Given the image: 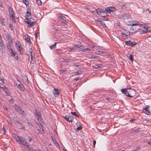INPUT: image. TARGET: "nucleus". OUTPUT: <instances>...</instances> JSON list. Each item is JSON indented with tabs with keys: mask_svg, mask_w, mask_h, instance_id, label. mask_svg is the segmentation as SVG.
<instances>
[{
	"mask_svg": "<svg viewBox=\"0 0 151 151\" xmlns=\"http://www.w3.org/2000/svg\"><path fill=\"white\" fill-rule=\"evenodd\" d=\"M26 16H27V18L25 19L24 22L28 24V26L31 27L36 24V22L35 21H32L29 19H31L32 16L30 13L27 11Z\"/></svg>",
	"mask_w": 151,
	"mask_h": 151,
	"instance_id": "obj_1",
	"label": "nucleus"
},
{
	"mask_svg": "<svg viewBox=\"0 0 151 151\" xmlns=\"http://www.w3.org/2000/svg\"><path fill=\"white\" fill-rule=\"evenodd\" d=\"M115 10V8L114 7H108L106 9V11L109 12L114 11Z\"/></svg>",
	"mask_w": 151,
	"mask_h": 151,
	"instance_id": "obj_9",
	"label": "nucleus"
},
{
	"mask_svg": "<svg viewBox=\"0 0 151 151\" xmlns=\"http://www.w3.org/2000/svg\"><path fill=\"white\" fill-rule=\"evenodd\" d=\"M60 73L61 74L63 73H65V72H66V70L65 69V70H60Z\"/></svg>",
	"mask_w": 151,
	"mask_h": 151,
	"instance_id": "obj_39",
	"label": "nucleus"
},
{
	"mask_svg": "<svg viewBox=\"0 0 151 151\" xmlns=\"http://www.w3.org/2000/svg\"><path fill=\"white\" fill-rule=\"evenodd\" d=\"M9 45V44H7V47L8 50H9L10 49H12V48H11V45Z\"/></svg>",
	"mask_w": 151,
	"mask_h": 151,
	"instance_id": "obj_36",
	"label": "nucleus"
},
{
	"mask_svg": "<svg viewBox=\"0 0 151 151\" xmlns=\"http://www.w3.org/2000/svg\"><path fill=\"white\" fill-rule=\"evenodd\" d=\"M128 91H127V96H128L130 97H132L136 96V91L134 89L131 88H129L128 89Z\"/></svg>",
	"mask_w": 151,
	"mask_h": 151,
	"instance_id": "obj_4",
	"label": "nucleus"
},
{
	"mask_svg": "<svg viewBox=\"0 0 151 151\" xmlns=\"http://www.w3.org/2000/svg\"><path fill=\"white\" fill-rule=\"evenodd\" d=\"M5 35L6 37V38L7 39V40H9L12 39L10 35L9 34L8 32H7L6 34Z\"/></svg>",
	"mask_w": 151,
	"mask_h": 151,
	"instance_id": "obj_21",
	"label": "nucleus"
},
{
	"mask_svg": "<svg viewBox=\"0 0 151 151\" xmlns=\"http://www.w3.org/2000/svg\"><path fill=\"white\" fill-rule=\"evenodd\" d=\"M18 44V45H20V42L19 41H16V43H15V44Z\"/></svg>",
	"mask_w": 151,
	"mask_h": 151,
	"instance_id": "obj_57",
	"label": "nucleus"
},
{
	"mask_svg": "<svg viewBox=\"0 0 151 151\" xmlns=\"http://www.w3.org/2000/svg\"><path fill=\"white\" fill-rule=\"evenodd\" d=\"M9 52L13 56H15L16 53L15 52H14L12 49L9 50Z\"/></svg>",
	"mask_w": 151,
	"mask_h": 151,
	"instance_id": "obj_17",
	"label": "nucleus"
},
{
	"mask_svg": "<svg viewBox=\"0 0 151 151\" xmlns=\"http://www.w3.org/2000/svg\"><path fill=\"white\" fill-rule=\"evenodd\" d=\"M75 47H76L77 48H78L80 47H81L82 45L80 44H74L73 45Z\"/></svg>",
	"mask_w": 151,
	"mask_h": 151,
	"instance_id": "obj_32",
	"label": "nucleus"
},
{
	"mask_svg": "<svg viewBox=\"0 0 151 151\" xmlns=\"http://www.w3.org/2000/svg\"><path fill=\"white\" fill-rule=\"evenodd\" d=\"M9 27L10 29L12 31H13L14 29L13 28L12 25L11 24H9Z\"/></svg>",
	"mask_w": 151,
	"mask_h": 151,
	"instance_id": "obj_35",
	"label": "nucleus"
},
{
	"mask_svg": "<svg viewBox=\"0 0 151 151\" xmlns=\"http://www.w3.org/2000/svg\"><path fill=\"white\" fill-rule=\"evenodd\" d=\"M62 23L63 24H67L68 22L66 21L65 20H64L63 21H62Z\"/></svg>",
	"mask_w": 151,
	"mask_h": 151,
	"instance_id": "obj_43",
	"label": "nucleus"
},
{
	"mask_svg": "<svg viewBox=\"0 0 151 151\" xmlns=\"http://www.w3.org/2000/svg\"><path fill=\"white\" fill-rule=\"evenodd\" d=\"M136 42H131V45L130 46H131L132 47H133L135 45H136Z\"/></svg>",
	"mask_w": 151,
	"mask_h": 151,
	"instance_id": "obj_38",
	"label": "nucleus"
},
{
	"mask_svg": "<svg viewBox=\"0 0 151 151\" xmlns=\"http://www.w3.org/2000/svg\"><path fill=\"white\" fill-rule=\"evenodd\" d=\"M54 92L53 93L55 96H58L59 94V92H58V90L57 88L54 89Z\"/></svg>",
	"mask_w": 151,
	"mask_h": 151,
	"instance_id": "obj_18",
	"label": "nucleus"
},
{
	"mask_svg": "<svg viewBox=\"0 0 151 151\" xmlns=\"http://www.w3.org/2000/svg\"><path fill=\"white\" fill-rule=\"evenodd\" d=\"M106 99L108 100H109V101H110V100H111V99L110 98H109V97H107V98H106Z\"/></svg>",
	"mask_w": 151,
	"mask_h": 151,
	"instance_id": "obj_64",
	"label": "nucleus"
},
{
	"mask_svg": "<svg viewBox=\"0 0 151 151\" xmlns=\"http://www.w3.org/2000/svg\"><path fill=\"white\" fill-rule=\"evenodd\" d=\"M1 88L3 91H4L5 92L6 94H8V89L5 86L2 87H1Z\"/></svg>",
	"mask_w": 151,
	"mask_h": 151,
	"instance_id": "obj_20",
	"label": "nucleus"
},
{
	"mask_svg": "<svg viewBox=\"0 0 151 151\" xmlns=\"http://www.w3.org/2000/svg\"><path fill=\"white\" fill-rule=\"evenodd\" d=\"M148 108H145L143 110V112L147 115H149L150 114V112L148 110Z\"/></svg>",
	"mask_w": 151,
	"mask_h": 151,
	"instance_id": "obj_22",
	"label": "nucleus"
},
{
	"mask_svg": "<svg viewBox=\"0 0 151 151\" xmlns=\"http://www.w3.org/2000/svg\"><path fill=\"white\" fill-rule=\"evenodd\" d=\"M15 47L17 50L20 52L21 54L22 53L23 50L22 47L20 46V45L15 44Z\"/></svg>",
	"mask_w": 151,
	"mask_h": 151,
	"instance_id": "obj_7",
	"label": "nucleus"
},
{
	"mask_svg": "<svg viewBox=\"0 0 151 151\" xmlns=\"http://www.w3.org/2000/svg\"><path fill=\"white\" fill-rule=\"evenodd\" d=\"M15 139L17 142H20L23 145L25 146L27 145V142L24 139L20 136H16L15 137Z\"/></svg>",
	"mask_w": 151,
	"mask_h": 151,
	"instance_id": "obj_3",
	"label": "nucleus"
},
{
	"mask_svg": "<svg viewBox=\"0 0 151 151\" xmlns=\"http://www.w3.org/2000/svg\"><path fill=\"white\" fill-rule=\"evenodd\" d=\"M140 149V147H139V146H137L136 148L135 149L134 151H137L138 150H139Z\"/></svg>",
	"mask_w": 151,
	"mask_h": 151,
	"instance_id": "obj_51",
	"label": "nucleus"
},
{
	"mask_svg": "<svg viewBox=\"0 0 151 151\" xmlns=\"http://www.w3.org/2000/svg\"><path fill=\"white\" fill-rule=\"evenodd\" d=\"M31 59L32 60H33V58L34 59H35V58H34L35 57H34V58H33V55H32V54H31Z\"/></svg>",
	"mask_w": 151,
	"mask_h": 151,
	"instance_id": "obj_56",
	"label": "nucleus"
},
{
	"mask_svg": "<svg viewBox=\"0 0 151 151\" xmlns=\"http://www.w3.org/2000/svg\"><path fill=\"white\" fill-rule=\"evenodd\" d=\"M139 132V130L138 129H136L134 130V132Z\"/></svg>",
	"mask_w": 151,
	"mask_h": 151,
	"instance_id": "obj_62",
	"label": "nucleus"
},
{
	"mask_svg": "<svg viewBox=\"0 0 151 151\" xmlns=\"http://www.w3.org/2000/svg\"><path fill=\"white\" fill-rule=\"evenodd\" d=\"M125 33V34L126 36V37L129 36L130 35V32L129 31L126 32Z\"/></svg>",
	"mask_w": 151,
	"mask_h": 151,
	"instance_id": "obj_34",
	"label": "nucleus"
},
{
	"mask_svg": "<svg viewBox=\"0 0 151 151\" xmlns=\"http://www.w3.org/2000/svg\"><path fill=\"white\" fill-rule=\"evenodd\" d=\"M14 121L15 122L16 124L17 125H18V124H19L20 122H19V121H18V120H17L15 119V120H14Z\"/></svg>",
	"mask_w": 151,
	"mask_h": 151,
	"instance_id": "obj_40",
	"label": "nucleus"
},
{
	"mask_svg": "<svg viewBox=\"0 0 151 151\" xmlns=\"http://www.w3.org/2000/svg\"><path fill=\"white\" fill-rule=\"evenodd\" d=\"M17 125L19 126V128L22 129H24V127L22 125V124L19 123V124H18Z\"/></svg>",
	"mask_w": 151,
	"mask_h": 151,
	"instance_id": "obj_27",
	"label": "nucleus"
},
{
	"mask_svg": "<svg viewBox=\"0 0 151 151\" xmlns=\"http://www.w3.org/2000/svg\"><path fill=\"white\" fill-rule=\"evenodd\" d=\"M29 150H31V147H30V146L28 145H26V146H25Z\"/></svg>",
	"mask_w": 151,
	"mask_h": 151,
	"instance_id": "obj_45",
	"label": "nucleus"
},
{
	"mask_svg": "<svg viewBox=\"0 0 151 151\" xmlns=\"http://www.w3.org/2000/svg\"><path fill=\"white\" fill-rule=\"evenodd\" d=\"M93 67L95 68H99L100 67V66H99L98 65H95L93 66Z\"/></svg>",
	"mask_w": 151,
	"mask_h": 151,
	"instance_id": "obj_41",
	"label": "nucleus"
},
{
	"mask_svg": "<svg viewBox=\"0 0 151 151\" xmlns=\"http://www.w3.org/2000/svg\"><path fill=\"white\" fill-rule=\"evenodd\" d=\"M66 120L69 122H72L73 119V117L70 115H66L64 117Z\"/></svg>",
	"mask_w": 151,
	"mask_h": 151,
	"instance_id": "obj_8",
	"label": "nucleus"
},
{
	"mask_svg": "<svg viewBox=\"0 0 151 151\" xmlns=\"http://www.w3.org/2000/svg\"><path fill=\"white\" fill-rule=\"evenodd\" d=\"M85 48H81L80 49V50L81 51H83V52H85L86 51V50H85Z\"/></svg>",
	"mask_w": 151,
	"mask_h": 151,
	"instance_id": "obj_48",
	"label": "nucleus"
},
{
	"mask_svg": "<svg viewBox=\"0 0 151 151\" xmlns=\"http://www.w3.org/2000/svg\"><path fill=\"white\" fill-rule=\"evenodd\" d=\"M101 17H104L107 16V13L104 12H101L99 13Z\"/></svg>",
	"mask_w": 151,
	"mask_h": 151,
	"instance_id": "obj_16",
	"label": "nucleus"
},
{
	"mask_svg": "<svg viewBox=\"0 0 151 151\" xmlns=\"http://www.w3.org/2000/svg\"><path fill=\"white\" fill-rule=\"evenodd\" d=\"M23 3L26 5L28 4V2L27 0H23Z\"/></svg>",
	"mask_w": 151,
	"mask_h": 151,
	"instance_id": "obj_37",
	"label": "nucleus"
},
{
	"mask_svg": "<svg viewBox=\"0 0 151 151\" xmlns=\"http://www.w3.org/2000/svg\"><path fill=\"white\" fill-rule=\"evenodd\" d=\"M33 51L32 49H30V50L29 51V52H30V55L31 54H32V52H33Z\"/></svg>",
	"mask_w": 151,
	"mask_h": 151,
	"instance_id": "obj_46",
	"label": "nucleus"
},
{
	"mask_svg": "<svg viewBox=\"0 0 151 151\" xmlns=\"http://www.w3.org/2000/svg\"><path fill=\"white\" fill-rule=\"evenodd\" d=\"M82 128H83L82 127V126H81L79 127H78L77 128V130H81V129H82Z\"/></svg>",
	"mask_w": 151,
	"mask_h": 151,
	"instance_id": "obj_42",
	"label": "nucleus"
},
{
	"mask_svg": "<svg viewBox=\"0 0 151 151\" xmlns=\"http://www.w3.org/2000/svg\"><path fill=\"white\" fill-rule=\"evenodd\" d=\"M129 88H127L126 89H122L121 90V91L122 93L124 94L126 96H127V93L128 91V89Z\"/></svg>",
	"mask_w": 151,
	"mask_h": 151,
	"instance_id": "obj_13",
	"label": "nucleus"
},
{
	"mask_svg": "<svg viewBox=\"0 0 151 151\" xmlns=\"http://www.w3.org/2000/svg\"><path fill=\"white\" fill-rule=\"evenodd\" d=\"M3 107L4 109H5L6 110H7V108L6 106H4Z\"/></svg>",
	"mask_w": 151,
	"mask_h": 151,
	"instance_id": "obj_58",
	"label": "nucleus"
},
{
	"mask_svg": "<svg viewBox=\"0 0 151 151\" xmlns=\"http://www.w3.org/2000/svg\"><path fill=\"white\" fill-rule=\"evenodd\" d=\"M135 120V119H132L130 120V122H132Z\"/></svg>",
	"mask_w": 151,
	"mask_h": 151,
	"instance_id": "obj_61",
	"label": "nucleus"
},
{
	"mask_svg": "<svg viewBox=\"0 0 151 151\" xmlns=\"http://www.w3.org/2000/svg\"><path fill=\"white\" fill-rule=\"evenodd\" d=\"M64 60L66 62H73V60L72 59H68L67 60Z\"/></svg>",
	"mask_w": 151,
	"mask_h": 151,
	"instance_id": "obj_33",
	"label": "nucleus"
},
{
	"mask_svg": "<svg viewBox=\"0 0 151 151\" xmlns=\"http://www.w3.org/2000/svg\"><path fill=\"white\" fill-rule=\"evenodd\" d=\"M128 58L132 62L133 60V56L132 55L130 54L129 56H127Z\"/></svg>",
	"mask_w": 151,
	"mask_h": 151,
	"instance_id": "obj_23",
	"label": "nucleus"
},
{
	"mask_svg": "<svg viewBox=\"0 0 151 151\" xmlns=\"http://www.w3.org/2000/svg\"><path fill=\"white\" fill-rule=\"evenodd\" d=\"M51 139L52 141L54 142V145L56 147H58V146H59L58 143L56 142L55 139V137H51Z\"/></svg>",
	"mask_w": 151,
	"mask_h": 151,
	"instance_id": "obj_14",
	"label": "nucleus"
},
{
	"mask_svg": "<svg viewBox=\"0 0 151 151\" xmlns=\"http://www.w3.org/2000/svg\"><path fill=\"white\" fill-rule=\"evenodd\" d=\"M23 38L27 42L29 43L31 41L29 36L28 35H24L23 37Z\"/></svg>",
	"mask_w": 151,
	"mask_h": 151,
	"instance_id": "obj_15",
	"label": "nucleus"
},
{
	"mask_svg": "<svg viewBox=\"0 0 151 151\" xmlns=\"http://www.w3.org/2000/svg\"><path fill=\"white\" fill-rule=\"evenodd\" d=\"M122 37H126V36L125 34V33H122Z\"/></svg>",
	"mask_w": 151,
	"mask_h": 151,
	"instance_id": "obj_53",
	"label": "nucleus"
},
{
	"mask_svg": "<svg viewBox=\"0 0 151 151\" xmlns=\"http://www.w3.org/2000/svg\"><path fill=\"white\" fill-rule=\"evenodd\" d=\"M14 107L15 109L17 111H18L19 110V109L20 110V107L19 106L17 105L16 104H15L14 105Z\"/></svg>",
	"mask_w": 151,
	"mask_h": 151,
	"instance_id": "obj_26",
	"label": "nucleus"
},
{
	"mask_svg": "<svg viewBox=\"0 0 151 151\" xmlns=\"http://www.w3.org/2000/svg\"><path fill=\"white\" fill-rule=\"evenodd\" d=\"M34 63V62L32 61V60H31L30 61V64H33Z\"/></svg>",
	"mask_w": 151,
	"mask_h": 151,
	"instance_id": "obj_60",
	"label": "nucleus"
},
{
	"mask_svg": "<svg viewBox=\"0 0 151 151\" xmlns=\"http://www.w3.org/2000/svg\"><path fill=\"white\" fill-rule=\"evenodd\" d=\"M85 50H86V51H87V50H89V51H90L91 50L88 48H85Z\"/></svg>",
	"mask_w": 151,
	"mask_h": 151,
	"instance_id": "obj_59",
	"label": "nucleus"
},
{
	"mask_svg": "<svg viewBox=\"0 0 151 151\" xmlns=\"http://www.w3.org/2000/svg\"><path fill=\"white\" fill-rule=\"evenodd\" d=\"M27 123L29 125H32V122L28 120L27 122Z\"/></svg>",
	"mask_w": 151,
	"mask_h": 151,
	"instance_id": "obj_47",
	"label": "nucleus"
},
{
	"mask_svg": "<svg viewBox=\"0 0 151 151\" xmlns=\"http://www.w3.org/2000/svg\"><path fill=\"white\" fill-rule=\"evenodd\" d=\"M35 114V117L37 119L39 122H40V120L41 121L40 119V116L41 115L40 113L38 110H37L36 109Z\"/></svg>",
	"mask_w": 151,
	"mask_h": 151,
	"instance_id": "obj_6",
	"label": "nucleus"
},
{
	"mask_svg": "<svg viewBox=\"0 0 151 151\" xmlns=\"http://www.w3.org/2000/svg\"><path fill=\"white\" fill-rule=\"evenodd\" d=\"M18 112L20 114H23V113H24V111L20 108V110L19 109L18 111Z\"/></svg>",
	"mask_w": 151,
	"mask_h": 151,
	"instance_id": "obj_31",
	"label": "nucleus"
},
{
	"mask_svg": "<svg viewBox=\"0 0 151 151\" xmlns=\"http://www.w3.org/2000/svg\"><path fill=\"white\" fill-rule=\"evenodd\" d=\"M18 82H19V84L18 85V86H17V87L18 88H19L22 91H24V88L22 85V84L19 82V81L17 80Z\"/></svg>",
	"mask_w": 151,
	"mask_h": 151,
	"instance_id": "obj_11",
	"label": "nucleus"
},
{
	"mask_svg": "<svg viewBox=\"0 0 151 151\" xmlns=\"http://www.w3.org/2000/svg\"><path fill=\"white\" fill-rule=\"evenodd\" d=\"M9 12L10 17H12V18H13V14H14V12L12 9V8L9 7Z\"/></svg>",
	"mask_w": 151,
	"mask_h": 151,
	"instance_id": "obj_10",
	"label": "nucleus"
},
{
	"mask_svg": "<svg viewBox=\"0 0 151 151\" xmlns=\"http://www.w3.org/2000/svg\"><path fill=\"white\" fill-rule=\"evenodd\" d=\"M131 24H132L131 25H132L133 27L131 28L130 29L131 30L134 31L133 32H138L139 30V28L136 27V26H140L142 27V26L145 25H144L139 23V22H135V23H134V22H131Z\"/></svg>",
	"mask_w": 151,
	"mask_h": 151,
	"instance_id": "obj_2",
	"label": "nucleus"
},
{
	"mask_svg": "<svg viewBox=\"0 0 151 151\" xmlns=\"http://www.w3.org/2000/svg\"><path fill=\"white\" fill-rule=\"evenodd\" d=\"M4 78L3 77H2L1 76L0 77V81H1V82H2V83H4Z\"/></svg>",
	"mask_w": 151,
	"mask_h": 151,
	"instance_id": "obj_44",
	"label": "nucleus"
},
{
	"mask_svg": "<svg viewBox=\"0 0 151 151\" xmlns=\"http://www.w3.org/2000/svg\"><path fill=\"white\" fill-rule=\"evenodd\" d=\"M142 26V27L140 26L141 28H139V32L141 33H146L148 31L147 27Z\"/></svg>",
	"mask_w": 151,
	"mask_h": 151,
	"instance_id": "obj_5",
	"label": "nucleus"
},
{
	"mask_svg": "<svg viewBox=\"0 0 151 151\" xmlns=\"http://www.w3.org/2000/svg\"><path fill=\"white\" fill-rule=\"evenodd\" d=\"M147 11H148L149 12V13H150L151 12V11H150L149 9H146V11L147 12Z\"/></svg>",
	"mask_w": 151,
	"mask_h": 151,
	"instance_id": "obj_63",
	"label": "nucleus"
},
{
	"mask_svg": "<svg viewBox=\"0 0 151 151\" xmlns=\"http://www.w3.org/2000/svg\"><path fill=\"white\" fill-rule=\"evenodd\" d=\"M36 132L37 133H39L40 132V130L39 129H38L36 130Z\"/></svg>",
	"mask_w": 151,
	"mask_h": 151,
	"instance_id": "obj_55",
	"label": "nucleus"
},
{
	"mask_svg": "<svg viewBox=\"0 0 151 151\" xmlns=\"http://www.w3.org/2000/svg\"><path fill=\"white\" fill-rule=\"evenodd\" d=\"M36 3L37 4L39 5H41L42 4V3L40 0H37Z\"/></svg>",
	"mask_w": 151,
	"mask_h": 151,
	"instance_id": "obj_29",
	"label": "nucleus"
},
{
	"mask_svg": "<svg viewBox=\"0 0 151 151\" xmlns=\"http://www.w3.org/2000/svg\"><path fill=\"white\" fill-rule=\"evenodd\" d=\"M4 19L2 18L1 17H0V20L1 21V24L2 25H5L6 24V22L4 21Z\"/></svg>",
	"mask_w": 151,
	"mask_h": 151,
	"instance_id": "obj_19",
	"label": "nucleus"
},
{
	"mask_svg": "<svg viewBox=\"0 0 151 151\" xmlns=\"http://www.w3.org/2000/svg\"><path fill=\"white\" fill-rule=\"evenodd\" d=\"M71 113L73 115H76V113L75 112H73L71 111Z\"/></svg>",
	"mask_w": 151,
	"mask_h": 151,
	"instance_id": "obj_52",
	"label": "nucleus"
},
{
	"mask_svg": "<svg viewBox=\"0 0 151 151\" xmlns=\"http://www.w3.org/2000/svg\"><path fill=\"white\" fill-rule=\"evenodd\" d=\"M57 43V42H55V43L53 45H52L50 46L49 47L50 48V49H52L54 48H56V45Z\"/></svg>",
	"mask_w": 151,
	"mask_h": 151,
	"instance_id": "obj_25",
	"label": "nucleus"
},
{
	"mask_svg": "<svg viewBox=\"0 0 151 151\" xmlns=\"http://www.w3.org/2000/svg\"><path fill=\"white\" fill-rule=\"evenodd\" d=\"M91 12L93 13L96 14H99V13H100V12H101V10L99 9H95L94 10H93L92 11H91Z\"/></svg>",
	"mask_w": 151,
	"mask_h": 151,
	"instance_id": "obj_12",
	"label": "nucleus"
},
{
	"mask_svg": "<svg viewBox=\"0 0 151 151\" xmlns=\"http://www.w3.org/2000/svg\"><path fill=\"white\" fill-rule=\"evenodd\" d=\"M96 143V142L95 140H94L93 141V145L94 147L95 146Z\"/></svg>",
	"mask_w": 151,
	"mask_h": 151,
	"instance_id": "obj_54",
	"label": "nucleus"
},
{
	"mask_svg": "<svg viewBox=\"0 0 151 151\" xmlns=\"http://www.w3.org/2000/svg\"><path fill=\"white\" fill-rule=\"evenodd\" d=\"M81 73H82V72L81 71H80V72H79V71H77L76 73V75H79L80 74H81Z\"/></svg>",
	"mask_w": 151,
	"mask_h": 151,
	"instance_id": "obj_50",
	"label": "nucleus"
},
{
	"mask_svg": "<svg viewBox=\"0 0 151 151\" xmlns=\"http://www.w3.org/2000/svg\"><path fill=\"white\" fill-rule=\"evenodd\" d=\"M125 44L127 45L130 46L131 45V42L130 40L126 41L125 42Z\"/></svg>",
	"mask_w": 151,
	"mask_h": 151,
	"instance_id": "obj_28",
	"label": "nucleus"
},
{
	"mask_svg": "<svg viewBox=\"0 0 151 151\" xmlns=\"http://www.w3.org/2000/svg\"><path fill=\"white\" fill-rule=\"evenodd\" d=\"M103 52L99 51L98 52V54L99 55H103Z\"/></svg>",
	"mask_w": 151,
	"mask_h": 151,
	"instance_id": "obj_49",
	"label": "nucleus"
},
{
	"mask_svg": "<svg viewBox=\"0 0 151 151\" xmlns=\"http://www.w3.org/2000/svg\"><path fill=\"white\" fill-rule=\"evenodd\" d=\"M7 41H8V43L7 44H9V45H12L13 43H12V39H11L10 40H7Z\"/></svg>",
	"mask_w": 151,
	"mask_h": 151,
	"instance_id": "obj_30",
	"label": "nucleus"
},
{
	"mask_svg": "<svg viewBox=\"0 0 151 151\" xmlns=\"http://www.w3.org/2000/svg\"><path fill=\"white\" fill-rule=\"evenodd\" d=\"M57 16L58 17H60L62 19V20H63L64 18V17H63L62 14H58L57 15Z\"/></svg>",
	"mask_w": 151,
	"mask_h": 151,
	"instance_id": "obj_24",
	"label": "nucleus"
}]
</instances>
